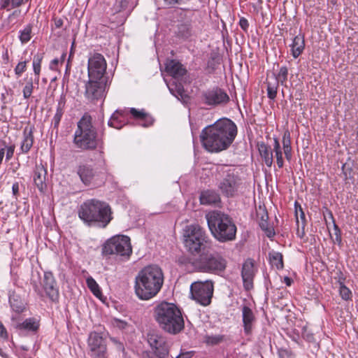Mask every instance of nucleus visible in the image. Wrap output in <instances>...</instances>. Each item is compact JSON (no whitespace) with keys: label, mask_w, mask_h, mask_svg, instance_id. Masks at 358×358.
Returning <instances> with one entry per match:
<instances>
[{"label":"nucleus","mask_w":358,"mask_h":358,"mask_svg":"<svg viewBox=\"0 0 358 358\" xmlns=\"http://www.w3.org/2000/svg\"><path fill=\"white\" fill-rule=\"evenodd\" d=\"M103 136V129L96 128L92 124V117L85 114L77 123L73 142L77 148L83 150H94L98 148V163L100 166H105Z\"/></svg>","instance_id":"f257e3e1"},{"label":"nucleus","mask_w":358,"mask_h":358,"mask_svg":"<svg viewBox=\"0 0 358 358\" xmlns=\"http://www.w3.org/2000/svg\"><path fill=\"white\" fill-rule=\"evenodd\" d=\"M236 131V126L231 120L221 119L202 130L201 142L208 152H220L232 143Z\"/></svg>","instance_id":"f03ea898"},{"label":"nucleus","mask_w":358,"mask_h":358,"mask_svg":"<svg viewBox=\"0 0 358 358\" xmlns=\"http://www.w3.org/2000/svg\"><path fill=\"white\" fill-rule=\"evenodd\" d=\"M163 283L164 274L159 266H145L135 278V293L140 299L149 300L159 292Z\"/></svg>","instance_id":"7ed1b4c3"},{"label":"nucleus","mask_w":358,"mask_h":358,"mask_svg":"<svg viewBox=\"0 0 358 358\" xmlns=\"http://www.w3.org/2000/svg\"><path fill=\"white\" fill-rule=\"evenodd\" d=\"M78 217L89 227L105 228L113 220L110 206L96 199L85 201L78 209Z\"/></svg>","instance_id":"20e7f679"},{"label":"nucleus","mask_w":358,"mask_h":358,"mask_svg":"<svg viewBox=\"0 0 358 358\" xmlns=\"http://www.w3.org/2000/svg\"><path fill=\"white\" fill-rule=\"evenodd\" d=\"M153 316L160 328L171 334H178L184 329L182 313L174 303L162 301L157 304Z\"/></svg>","instance_id":"39448f33"},{"label":"nucleus","mask_w":358,"mask_h":358,"mask_svg":"<svg viewBox=\"0 0 358 358\" xmlns=\"http://www.w3.org/2000/svg\"><path fill=\"white\" fill-rule=\"evenodd\" d=\"M206 217L209 229L217 240L224 242L235 238L236 227L228 215L213 210L206 214Z\"/></svg>","instance_id":"423d86ee"},{"label":"nucleus","mask_w":358,"mask_h":358,"mask_svg":"<svg viewBox=\"0 0 358 358\" xmlns=\"http://www.w3.org/2000/svg\"><path fill=\"white\" fill-rule=\"evenodd\" d=\"M30 283L36 294L43 299L47 296L52 302H58L59 290L56 279L51 271H45L43 279L39 272L33 273Z\"/></svg>","instance_id":"0eeeda50"},{"label":"nucleus","mask_w":358,"mask_h":358,"mask_svg":"<svg viewBox=\"0 0 358 358\" xmlns=\"http://www.w3.org/2000/svg\"><path fill=\"white\" fill-rule=\"evenodd\" d=\"M183 243L192 254H199L210 247V241L205 230L199 224L187 225L183 229Z\"/></svg>","instance_id":"6e6552de"},{"label":"nucleus","mask_w":358,"mask_h":358,"mask_svg":"<svg viewBox=\"0 0 358 358\" xmlns=\"http://www.w3.org/2000/svg\"><path fill=\"white\" fill-rule=\"evenodd\" d=\"M132 252L130 238L127 236L118 235L108 239L103 245L102 253L105 255H117L129 257Z\"/></svg>","instance_id":"1a4fd4ad"},{"label":"nucleus","mask_w":358,"mask_h":358,"mask_svg":"<svg viewBox=\"0 0 358 358\" xmlns=\"http://www.w3.org/2000/svg\"><path fill=\"white\" fill-rule=\"evenodd\" d=\"M197 265L201 271L218 273L225 269L227 262L217 253L205 254L199 257Z\"/></svg>","instance_id":"9d476101"},{"label":"nucleus","mask_w":358,"mask_h":358,"mask_svg":"<svg viewBox=\"0 0 358 358\" xmlns=\"http://www.w3.org/2000/svg\"><path fill=\"white\" fill-rule=\"evenodd\" d=\"M213 294V284L211 281L194 282L190 286L192 299L201 306H206L211 302Z\"/></svg>","instance_id":"9b49d317"},{"label":"nucleus","mask_w":358,"mask_h":358,"mask_svg":"<svg viewBox=\"0 0 358 358\" xmlns=\"http://www.w3.org/2000/svg\"><path fill=\"white\" fill-rule=\"evenodd\" d=\"M107 63L100 53H94L88 59L87 72L90 79L106 80Z\"/></svg>","instance_id":"f8f14e48"},{"label":"nucleus","mask_w":358,"mask_h":358,"mask_svg":"<svg viewBox=\"0 0 358 358\" xmlns=\"http://www.w3.org/2000/svg\"><path fill=\"white\" fill-rule=\"evenodd\" d=\"M89 355L92 358H108L106 339L101 334L91 332L88 341Z\"/></svg>","instance_id":"ddd939ff"},{"label":"nucleus","mask_w":358,"mask_h":358,"mask_svg":"<svg viewBox=\"0 0 358 358\" xmlns=\"http://www.w3.org/2000/svg\"><path fill=\"white\" fill-rule=\"evenodd\" d=\"M250 218L256 221L265 235L272 240L275 232L273 226L270 225L268 222V215L265 206L259 203L258 206H256L255 212H252L250 214Z\"/></svg>","instance_id":"4468645a"},{"label":"nucleus","mask_w":358,"mask_h":358,"mask_svg":"<svg viewBox=\"0 0 358 358\" xmlns=\"http://www.w3.org/2000/svg\"><path fill=\"white\" fill-rule=\"evenodd\" d=\"M242 180L234 173H229L220 183L219 188L227 196H233L243 189Z\"/></svg>","instance_id":"2eb2a0df"},{"label":"nucleus","mask_w":358,"mask_h":358,"mask_svg":"<svg viewBox=\"0 0 358 358\" xmlns=\"http://www.w3.org/2000/svg\"><path fill=\"white\" fill-rule=\"evenodd\" d=\"M106 80L90 79L85 85V96L90 101L99 100L103 97Z\"/></svg>","instance_id":"dca6fc26"},{"label":"nucleus","mask_w":358,"mask_h":358,"mask_svg":"<svg viewBox=\"0 0 358 358\" xmlns=\"http://www.w3.org/2000/svg\"><path fill=\"white\" fill-rule=\"evenodd\" d=\"M202 100L204 103L208 106H217L227 103L229 97L224 90L215 87L203 92Z\"/></svg>","instance_id":"f3484780"},{"label":"nucleus","mask_w":358,"mask_h":358,"mask_svg":"<svg viewBox=\"0 0 358 358\" xmlns=\"http://www.w3.org/2000/svg\"><path fill=\"white\" fill-rule=\"evenodd\" d=\"M148 342L152 352L158 358H164L169 354V345L163 336L157 334H149Z\"/></svg>","instance_id":"a211bd4d"},{"label":"nucleus","mask_w":358,"mask_h":358,"mask_svg":"<svg viewBox=\"0 0 358 358\" xmlns=\"http://www.w3.org/2000/svg\"><path fill=\"white\" fill-rule=\"evenodd\" d=\"M78 174L85 185H95L103 182L102 180H99V175L96 173L94 169L87 164L80 165L78 167Z\"/></svg>","instance_id":"6ab92c4d"},{"label":"nucleus","mask_w":358,"mask_h":358,"mask_svg":"<svg viewBox=\"0 0 358 358\" xmlns=\"http://www.w3.org/2000/svg\"><path fill=\"white\" fill-rule=\"evenodd\" d=\"M11 320L14 322V327L20 331L36 332L39 327L38 321L34 317L27 318L22 322H15V317L12 315Z\"/></svg>","instance_id":"aec40b11"},{"label":"nucleus","mask_w":358,"mask_h":358,"mask_svg":"<svg viewBox=\"0 0 358 358\" xmlns=\"http://www.w3.org/2000/svg\"><path fill=\"white\" fill-rule=\"evenodd\" d=\"M166 71L172 76L173 80L180 79L187 73V70L183 67V65L174 59L169 60L166 62Z\"/></svg>","instance_id":"412c9836"},{"label":"nucleus","mask_w":358,"mask_h":358,"mask_svg":"<svg viewBox=\"0 0 358 358\" xmlns=\"http://www.w3.org/2000/svg\"><path fill=\"white\" fill-rule=\"evenodd\" d=\"M34 131L33 126H27L22 132V140L20 145V150L23 154L29 152L34 143Z\"/></svg>","instance_id":"4be33fe9"},{"label":"nucleus","mask_w":358,"mask_h":358,"mask_svg":"<svg viewBox=\"0 0 358 358\" xmlns=\"http://www.w3.org/2000/svg\"><path fill=\"white\" fill-rule=\"evenodd\" d=\"M47 171L43 166H36L34 170L33 180L35 185L41 192H43L46 189V178Z\"/></svg>","instance_id":"5701e85b"},{"label":"nucleus","mask_w":358,"mask_h":358,"mask_svg":"<svg viewBox=\"0 0 358 358\" xmlns=\"http://www.w3.org/2000/svg\"><path fill=\"white\" fill-rule=\"evenodd\" d=\"M9 303L11 309L16 313H21L26 309L24 300L15 292H10Z\"/></svg>","instance_id":"b1692460"},{"label":"nucleus","mask_w":358,"mask_h":358,"mask_svg":"<svg viewBox=\"0 0 358 358\" xmlns=\"http://www.w3.org/2000/svg\"><path fill=\"white\" fill-rule=\"evenodd\" d=\"M130 113L133 117L139 121V124L143 127H148L153 123V119L147 114L144 110H137L134 108H130Z\"/></svg>","instance_id":"393cba45"},{"label":"nucleus","mask_w":358,"mask_h":358,"mask_svg":"<svg viewBox=\"0 0 358 358\" xmlns=\"http://www.w3.org/2000/svg\"><path fill=\"white\" fill-rule=\"evenodd\" d=\"M292 55L296 59L303 52L305 48L304 36L299 34L293 38L292 43L290 45Z\"/></svg>","instance_id":"a878e982"},{"label":"nucleus","mask_w":358,"mask_h":358,"mask_svg":"<svg viewBox=\"0 0 358 358\" xmlns=\"http://www.w3.org/2000/svg\"><path fill=\"white\" fill-rule=\"evenodd\" d=\"M257 148L265 164L271 167L273 162V150H271V147L264 142H261L257 143Z\"/></svg>","instance_id":"bb28decb"},{"label":"nucleus","mask_w":358,"mask_h":358,"mask_svg":"<svg viewBox=\"0 0 358 358\" xmlns=\"http://www.w3.org/2000/svg\"><path fill=\"white\" fill-rule=\"evenodd\" d=\"M200 201L203 205L216 204L220 201V198L215 191L206 190L201 194Z\"/></svg>","instance_id":"cd10ccee"},{"label":"nucleus","mask_w":358,"mask_h":358,"mask_svg":"<svg viewBox=\"0 0 358 358\" xmlns=\"http://www.w3.org/2000/svg\"><path fill=\"white\" fill-rule=\"evenodd\" d=\"M167 86L170 92L178 99H184L186 97L184 87L180 83H178L174 80L172 83H167Z\"/></svg>","instance_id":"c85d7f7f"},{"label":"nucleus","mask_w":358,"mask_h":358,"mask_svg":"<svg viewBox=\"0 0 358 358\" xmlns=\"http://www.w3.org/2000/svg\"><path fill=\"white\" fill-rule=\"evenodd\" d=\"M124 113L118 110H115L108 120V124L110 127L120 129L123 127Z\"/></svg>","instance_id":"c756f323"},{"label":"nucleus","mask_w":358,"mask_h":358,"mask_svg":"<svg viewBox=\"0 0 358 358\" xmlns=\"http://www.w3.org/2000/svg\"><path fill=\"white\" fill-rule=\"evenodd\" d=\"M282 146L285 158L290 161L292 157V146H291V136L289 130H286L282 136Z\"/></svg>","instance_id":"7c9ffc66"},{"label":"nucleus","mask_w":358,"mask_h":358,"mask_svg":"<svg viewBox=\"0 0 358 358\" xmlns=\"http://www.w3.org/2000/svg\"><path fill=\"white\" fill-rule=\"evenodd\" d=\"M268 257L273 266H275L278 270L283 268V256L280 252L271 251L268 253Z\"/></svg>","instance_id":"2f4dec72"},{"label":"nucleus","mask_w":358,"mask_h":358,"mask_svg":"<svg viewBox=\"0 0 358 358\" xmlns=\"http://www.w3.org/2000/svg\"><path fill=\"white\" fill-rule=\"evenodd\" d=\"M65 105V97L62 96L60 99L58 101L56 113L52 118V123L54 124V127H57L61 121L62 117L64 114V107Z\"/></svg>","instance_id":"473e14b6"},{"label":"nucleus","mask_w":358,"mask_h":358,"mask_svg":"<svg viewBox=\"0 0 358 358\" xmlns=\"http://www.w3.org/2000/svg\"><path fill=\"white\" fill-rule=\"evenodd\" d=\"M257 271L255 262L252 259H248V290L253 287L252 278Z\"/></svg>","instance_id":"72a5a7b5"},{"label":"nucleus","mask_w":358,"mask_h":358,"mask_svg":"<svg viewBox=\"0 0 358 358\" xmlns=\"http://www.w3.org/2000/svg\"><path fill=\"white\" fill-rule=\"evenodd\" d=\"M294 213H295L296 222L297 226L299 227V225H303V227H306V215L301 208V206L297 201H295V203H294Z\"/></svg>","instance_id":"f704fd0d"},{"label":"nucleus","mask_w":358,"mask_h":358,"mask_svg":"<svg viewBox=\"0 0 358 358\" xmlns=\"http://www.w3.org/2000/svg\"><path fill=\"white\" fill-rule=\"evenodd\" d=\"M273 152L275 153V157L276 158V162L278 164V166L280 169L282 168L284 166V161L282 158V149L280 147V142L278 139V138L275 137L273 138Z\"/></svg>","instance_id":"c9c22d12"},{"label":"nucleus","mask_w":358,"mask_h":358,"mask_svg":"<svg viewBox=\"0 0 358 358\" xmlns=\"http://www.w3.org/2000/svg\"><path fill=\"white\" fill-rule=\"evenodd\" d=\"M86 283L87 285V287L90 289V290L93 293V294L96 296L97 298H100L102 295L101 291L100 289V287L98 285V283L96 282V280L91 276L88 277L86 279Z\"/></svg>","instance_id":"e433bc0d"},{"label":"nucleus","mask_w":358,"mask_h":358,"mask_svg":"<svg viewBox=\"0 0 358 358\" xmlns=\"http://www.w3.org/2000/svg\"><path fill=\"white\" fill-rule=\"evenodd\" d=\"M341 170L344 176V180L345 181L349 180L353 183L355 181V178L352 165L346 162L343 164Z\"/></svg>","instance_id":"4c0bfd02"},{"label":"nucleus","mask_w":358,"mask_h":358,"mask_svg":"<svg viewBox=\"0 0 358 358\" xmlns=\"http://www.w3.org/2000/svg\"><path fill=\"white\" fill-rule=\"evenodd\" d=\"M225 341V336L221 334H211L206 335L204 337V341L206 344L210 345H218Z\"/></svg>","instance_id":"58836bf2"},{"label":"nucleus","mask_w":358,"mask_h":358,"mask_svg":"<svg viewBox=\"0 0 358 358\" xmlns=\"http://www.w3.org/2000/svg\"><path fill=\"white\" fill-rule=\"evenodd\" d=\"M279 83L277 80H273V82L267 81L266 83V90H267V96L271 99L274 100L277 95V90Z\"/></svg>","instance_id":"ea45409f"},{"label":"nucleus","mask_w":358,"mask_h":358,"mask_svg":"<svg viewBox=\"0 0 358 358\" xmlns=\"http://www.w3.org/2000/svg\"><path fill=\"white\" fill-rule=\"evenodd\" d=\"M43 56L41 54H36L34 56L33 58V70L34 74L36 76L35 80L38 83L39 81V76L41 72V66L42 62Z\"/></svg>","instance_id":"a19ab883"},{"label":"nucleus","mask_w":358,"mask_h":358,"mask_svg":"<svg viewBox=\"0 0 358 358\" xmlns=\"http://www.w3.org/2000/svg\"><path fill=\"white\" fill-rule=\"evenodd\" d=\"M32 27L27 24L24 28L19 31V38L22 43H26L30 41L31 38Z\"/></svg>","instance_id":"79ce46f5"},{"label":"nucleus","mask_w":358,"mask_h":358,"mask_svg":"<svg viewBox=\"0 0 358 358\" xmlns=\"http://www.w3.org/2000/svg\"><path fill=\"white\" fill-rule=\"evenodd\" d=\"M178 34L184 38H189L192 34V27L189 23H182L178 25Z\"/></svg>","instance_id":"37998d69"},{"label":"nucleus","mask_w":358,"mask_h":358,"mask_svg":"<svg viewBox=\"0 0 358 358\" xmlns=\"http://www.w3.org/2000/svg\"><path fill=\"white\" fill-rule=\"evenodd\" d=\"M288 76V69L285 66H282L280 67L279 72L277 76L274 75L273 80H277L279 83L282 85H285Z\"/></svg>","instance_id":"c03bdc74"},{"label":"nucleus","mask_w":358,"mask_h":358,"mask_svg":"<svg viewBox=\"0 0 358 358\" xmlns=\"http://www.w3.org/2000/svg\"><path fill=\"white\" fill-rule=\"evenodd\" d=\"M23 0H1V8L10 10L20 6Z\"/></svg>","instance_id":"a18cd8bd"},{"label":"nucleus","mask_w":358,"mask_h":358,"mask_svg":"<svg viewBox=\"0 0 358 358\" xmlns=\"http://www.w3.org/2000/svg\"><path fill=\"white\" fill-rule=\"evenodd\" d=\"M339 294L342 299L345 301L351 300L352 297L351 290L345 285L339 286Z\"/></svg>","instance_id":"49530a36"},{"label":"nucleus","mask_w":358,"mask_h":358,"mask_svg":"<svg viewBox=\"0 0 358 358\" xmlns=\"http://www.w3.org/2000/svg\"><path fill=\"white\" fill-rule=\"evenodd\" d=\"M34 85H33V80L32 78H29L27 80L22 92H23V96L24 99H29L33 92Z\"/></svg>","instance_id":"de8ad7c7"},{"label":"nucleus","mask_w":358,"mask_h":358,"mask_svg":"<svg viewBox=\"0 0 358 358\" xmlns=\"http://www.w3.org/2000/svg\"><path fill=\"white\" fill-rule=\"evenodd\" d=\"M278 358H295V355L289 348H280L277 352Z\"/></svg>","instance_id":"09e8293b"},{"label":"nucleus","mask_w":358,"mask_h":358,"mask_svg":"<svg viewBox=\"0 0 358 358\" xmlns=\"http://www.w3.org/2000/svg\"><path fill=\"white\" fill-rule=\"evenodd\" d=\"M255 321V318L252 311L251 310V309L248 308V336H249L250 331L253 329ZM249 340H250V338L248 337V341H249Z\"/></svg>","instance_id":"8fccbe9b"},{"label":"nucleus","mask_w":358,"mask_h":358,"mask_svg":"<svg viewBox=\"0 0 358 358\" xmlns=\"http://www.w3.org/2000/svg\"><path fill=\"white\" fill-rule=\"evenodd\" d=\"M334 231V235H335V239H334V242L335 243H337L339 246L342 245V236H341V230L339 228V227L336 224V223H334V225L333 226Z\"/></svg>","instance_id":"3c124183"},{"label":"nucleus","mask_w":358,"mask_h":358,"mask_svg":"<svg viewBox=\"0 0 358 358\" xmlns=\"http://www.w3.org/2000/svg\"><path fill=\"white\" fill-rule=\"evenodd\" d=\"M27 69V62H20L15 66L14 71L17 77H20Z\"/></svg>","instance_id":"603ef678"},{"label":"nucleus","mask_w":358,"mask_h":358,"mask_svg":"<svg viewBox=\"0 0 358 358\" xmlns=\"http://www.w3.org/2000/svg\"><path fill=\"white\" fill-rule=\"evenodd\" d=\"M187 0H163L165 6L169 8H174L176 5L185 3Z\"/></svg>","instance_id":"864d4df0"},{"label":"nucleus","mask_w":358,"mask_h":358,"mask_svg":"<svg viewBox=\"0 0 358 358\" xmlns=\"http://www.w3.org/2000/svg\"><path fill=\"white\" fill-rule=\"evenodd\" d=\"M335 279L339 284V286L345 285L346 278L341 270L336 272V276L335 277Z\"/></svg>","instance_id":"5fc2aeb1"},{"label":"nucleus","mask_w":358,"mask_h":358,"mask_svg":"<svg viewBox=\"0 0 358 358\" xmlns=\"http://www.w3.org/2000/svg\"><path fill=\"white\" fill-rule=\"evenodd\" d=\"M113 324L121 329H124L128 326V324L127 322L119 320V319H114L113 322Z\"/></svg>","instance_id":"6e6d98bb"},{"label":"nucleus","mask_w":358,"mask_h":358,"mask_svg":"<svg viewBox=\"0 0 358 358\" xmlns=\"http://www.w3.org/2000/svg\"><path fill=\"white\" fill-rule=\"evenodd\" d=\"M15 148V147L14 145H11L6 148V161H9L13 157Z\"/></svg>","instance_id":"4d7b16f0"},{"label":"nucleus","mask_w":358,"mask_h":358,"mask_svg":"<svg viewBox=\"0 0 358 358\" xmlns=\"http://www.w3.org/2000/svg\"><path fill=\"white\" fill-rule=\"evenodd\" d=\"M325 212L327 213V215L324 213V220H325L326 224L328 225V222H327V216L329 220H331V221L332 222L333 226H334V223H336V221H335V219H334L332 212L327 208H325Z\"/></svg>","instance_id":"13d9d810"},{"label":"nucleus","mask_w":358,"mask_h":358,"mask_svg":"<svg viewBox=\"0 0 358 358\" xmlns=\"http://www.w3.org/2000/svg\"><path fill=\"white\" fill-rule=\"evenodd\" d=\"M242 316H243V327L245 331H246V305L242 306Z\"/></svg>","instance_id":"bf43d9fd"},{"label":"nucleus","mask_w":358,"mask_h":358,"mask_svg":"<svg viewBox=\"0 0 358 358\" xmlns=\"http://www.w3.org/2000/svg\"><path fill=\"white\" fill-rule=\"evenodd\" d=\"M12 192L13 196L17 198L19 194V183L15 182L12 185Z\"/></svg>","instance_id":"052dcab7"},{"label":"nucleus","mask_w":358,"mask_h":358,"mask_svg":"<svg viewBox=\"0 0 358 358\" xmlns=\"http://www.w3.org/2000/svg\"><path fill=\"white\" fill-rule=\"evenodd\" d=\"M245 267H246V262H243V269H242V272H241V275H242V278H243V287L245 288H246V272L245 271Z\"/></svg>","instance_id":"680f3d73"},{"label":"nucleus","mask_w":358,"mask_h":358,"mask_svg":"<svg viewBox=\"0 0 358 358\" xmlns=\"http://www.w3.org/2000/svg\"><path fill=\"white\" fill-rule=\"evenodd\" d=\"M0 337L3 338H8V334L7 331L3 325V324L0 322Z\"/></svg>","instance_id":"e2e57ef3"},{"label":"nucleus","mask_w":358,"mask_h":358,"mask_svg":"<svg viewBox=\"0 0 358 358\" xmlns=\"http://www.w3.org/2000/svg\"><path fill=\"white\" fill-rule=\"evenodd\" d=\"M301 229H300V225L297 226V231L296 234L299 237L303 238L305 236V227H303V225H301Z\"/></svg>","instance_id":"0e129e2a"},{"label":"nucleus","mask_w":358,"mask_h":358,"mask_svg":"<svg viewBox=\"0 0 358 358\" xmlns=\"http://www.w3.org/2000/svg\"><path fill=\"white\" fill-rule=\"evenodd\" d=\"M2 58H3L4 64H8V62H9V56H8V50H5V51L3 52Z\"/></svg>","instance_id":"69168bd1"},{"label":"nucleus","mask_w":358,"mask_h":358,"mask_svg":"<svg viewBox=\"0 0 358 358\" xmlns=\"http://www.w3.org/2000/svg\"><path fill=\"white\" fill-rule=\"evenodd\" d=\"M54 22L56 28H60L63 25V20L60 18L54 19Z\"/></svg>","instance_id":"338daca9"},{"label":"nucleus","mask_w":358,"mask_h":358,"mask_svg":"<svg viewBox=\"0 0 358 358\" xmlns=\"http://www.w3.org/2000/svg\"><path fill=\"white\" fill-rule=\"evenodd\" d=\"M283 282L286 284L287 286H291L293 282V280L288 276H285L284 278Z\"/></svg>","instance_id":"774afa93"}]
</instances>
